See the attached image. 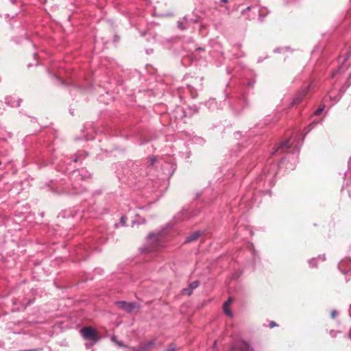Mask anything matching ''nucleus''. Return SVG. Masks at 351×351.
I'll return each mask as SVG.
<instances>
[{
  "label": "nucleus",
  "mask_w": 351,
  "mask_h": 351,
  "mask_svg": "<svg viewBox=\"0 0 351 351\" xmlns=\"http://www.w3.org/2000/svg\"><path fill=\"white\" fill-rule=\"evenodd\" d=\"M80 333L84 339L89 340L92 341L93 343H97L100 339L97 331L92 326H85L82 328L80 330Z\"/></svg>",
  "instance_id": "obj_1"
},
{
  "label": "nucleus",
  "mask_w": 351,
  "mask_h": 351,
  "mask_svg": "<svg viewBox=\"0 0 351 351\" xmlns=\"http://www.w3.org/2000/svg\"><path fill=\"white\" fill-rule=\"evenodd\" d=\"M242 14L245 16L247 19L250 20L254 19L256 16H258L260 21H263L266 14H262L260 8L256 5L248 6L242 11Z\"/></svg>",
  "instance_id": "obj_2"
},
{
  "label": "nucleus",
  "mask_w": 351,
  "mask_h": 351,
  "mask_svg": "<svg viewBox=\"0 0 351 351\" xmlns=\"http://www.w3.org/2000/svg\"><path fill=\"white\" fill-rule=\"evenodd\" d=\"M312 86L313 84L312 83H311L308 86L301 88L293 97V101L291 104V106H293L300 104L306 97L308 91L311 89Z\"/></svg>",
  "instance_id": "obj_3"
},
{
  "label": "nucleus",
  "mask_w": 351,
  "mask_h": 351,
  "mask_svg": "<svg viewBox=\"0 0 351 351\" xmlns=\"http://www.w3.org/2000/svg\"><path fill=\"white\" fill-rule=\"evenodd\" d=\"M148 241L154 246H162L165 243L162 232L149 233L147 236Z\"/></svg>",
  "instance_id": "obj_4"
},
{
  "label": "nucleus",
  "mask_w": 351,
  "mask_h": 351,
  "mask_svg": "<svg viewBox=\"0 0 351 351\" xmlns=\"http://www.w3.org/2000/svg\"><path fill=\"white\" fill-rule=\"evenodd\" d=\"M230 351H254V349L247 342L243 340H237L234 342Z\"/></svg>",
  "instance_id": "obj_5"
},
{
  "label": "nucleus",
  "mask_w": 351,
  "mask_h": 351,
  "mask_svg": "<svg viewBox=\"0 0 351 351\" xmlns=\"http://www.w3.org/2000/svg\"><path fill=\"white\" fill-rule=\"evenodd\" d=\"M156 339H152L147 342L141 343L138 348L129 347L132 351H151L156 345Z\"/></svg>",
  "instance_id": "obj_6"
},
{
  "label": "nucleus",
  "mask_w": 351,
  "mask_h": 351,
  "mask_svg": "<svg viewBox=\"0 0 351 351\" xmlns=\"http://www.w3.org/2000/svg\"><path fill=\"white\" fill-rule=\"evenodd\" d=\"M115 304L121 309L130 313L133 311L136 304L134 302H127L125 301H117Z\"/></svg>",
  "instance_id": "obj_7"
},
{
  "label": "nucleus",
  "mask_w": 351,
  "mask_h": 351,
  "mask_svg": "<svg viewBox=\"0 0 351 351\" xmlns=\"http://www.w3.org/2000/svg\"><path fill=\"white\" fill-rule=\"evenodd\" d=\"M289 148L290 140L286 139L274 148V151L271 152V154L274 155L278 152H280L281 153L287 152Z\"/></svg>",
  "instance_id": "obj_8"
},
{
  "label": "nucleus",
  "mask_w": 351,
  "mask_h": 351,
  "mask_svg": "<svg viewBox=\"0 0 351 351\" xmlns=\"http://www.w3.org/2000/svg\"><path fill=\"white\" fill-rule=\"evenodd\" d=\"M232 298L230 297L223 304V312L226 315H228L229 317L232 316V313L230 309L229 308V306L232 303Z\"/></svg>",
  "instance_id": "obj_9"
},
{
  "label": "nucleus",
  "mask_w": 351,
  "mask_h": 351,
  "mask_svg": "<svg viewBox=\"0 0 351 351\" xmlns=\"http://www.w3.org/2000/svg\"><path fill=\"white\" fill-rule=\"evenodd\" d=\"M200 236V233L199 232H195L191 234L186 238L185 242L190 243L196 241Z\"/></svg>",
  "instance_id": "obj_10"
},
{
  "label": "nucleus",
  "mask_w": 351,
  "mask_h": 351,
  "mask_svg": "<svg viewBox=\"0 0 351 351\" xmlns=\"http://www.w3.org/2000/svg\"><path fill=\"white\" fill-rule=\"evenodd\" d=\"M344 176H345V180H346L347 184H351V158H350V160H349L348 169L345 173Z\"/></svg>",
  "instance_id": "obj_11"
},
{
  "label": "nucleus",
  "mask_w": 351,
  "mask_h": 351,
  "mask_svg": "<svg viewBox=\"0 0 351 351\" xmlns=\"http://www.w3.org/2000/svg\"><path fill=\"white\" fill-rule=\"evenodd\" d=\"M111 341L114 342L119 347L129 348L127 345L124 344L122 341H118L115 336H113L111 337Z\"/></svg>",
  "instance_id": "obj_12"
},
{
  "label": "nucleus",
  "mask_w": 351,
  "mask_h": 351,
  "mask_svg": "<svg viewBox=\"0 0 351 351\" xmlns=\"http://www.w3.org/2000/svg\"><path fill=\"white\" fill-rule=\"evenodd\" d=\"M157 161L156 156L152 155L147 158V162L149 166H154Z\"/></svg>",
  "instance_id": "obj_13"
},
{
  "label": "nucleus",
  "mask_w": 351,
  "mask_h": 351,
  "mask_svg": "<svg viewBox=\"0 0 351 351\" xmlns=\"http://www.w3.org/2000/svg\"><path fill=\"white\" fill-rule=\"evenodd\" d=\"M199 285V282L198 280H195L190 283L189 285V290L193 291V289H196Z\"/></svg>",
  "instance_id": "obj_14"
},
{
  "label": "nucleus",
  "mask_w": 351,
  "mask_h": 351,
  "mask_svg": "<svg viewBox=\"0 0 351 351\" xmlns=\"http://www.w3.org/2000/svg\"><path fill=\"white\" fill-rule=\"evenodd\" d=\"M21 101L22 100L21 99H15L14 101H11L10 105L12 107H19Z\"/></svg>",
  "instance_id": "obj_15"
},
{
  "label": "nucleus",
  "mask_w": 351,
  "mask_h": 351,
  "mask_svg": "<svg viewBox=\"0 0 351 351\" xmlns=\"http://www.w3.org/2000/svg\"><path fill=\"white\" fill-rule=\"evenodd\" d=\"M324 105L319 106V107L315 111L314 114L315 115H319L324 109Z\"/></svg>",
  "instance_id": "obj_16"
},
{
  "label": "nucleus",
  "mask_w": 351,
  "mask_h": 351,
  "mask_svg": "<svg viewBox=\"0 0 351 351\" xmlns=\"http://www.w3.org/2000/svg\"><path fill=\"white\" fill-rule=\"evenodd\" d=\"M178 27L181 30H184L187 28V26L186 25H184V22L178 21Z\"/></svg>",
  "instance_id": "obj_17"
},
{
  "label": "nucleus",
  "mask_w": 351,
  "mask_h": 351,
  "mask_svg": "<svg viewBox=\"0 0 351 351\" xmlns=\"http://www.w3.org/2000/svg\"><path fill=\"white\" fill-rule=\"evenodd\" d=\"M308 263L312 268L317 267V261L315 258L310 260Z\"/></svg>",
  "instance_id": "obj_18"
},
{
  "label": "nucleus",
  "mask_w": 351,
  "mask_h": 351,
  "mask_svg": "<svg viewBox=\"0 0 351 351\" xmlns=\"http://www.w3.org/2000/svg\"><path fill=\"white\" fill-rule=\"evenodd\" d=\"M127 217L125 215L121 216L120 222L123 226H126Z\"/></svg>",
  "instance_id": "obj_19"
},
{
  "label": "nucleus",
  "mask_w": 351,
  "mask_h": 351,
  "mask_svg": "<svg viewBox=\"0 0 351 351\" xmlns=\"http://www.w3.org/2000/svg\"><path fill=\"white\" fill-rule=\"evenodd\" d=\"M73 175H75V180H82V177L81 176V174H80L78 172L75 171Z\"/></svg>",
  "instance_id": "obj_20"
},
{
  "label": "nucleus",
  "mask_w": 351,
  "mask_h": 351,
  "mask_svg": "<svg viewBox=\"0 0 351 351\" xmlns=\"http://www.w3.org/2000/svg\"><path fill=\"white\" fill-rule=\"evenodd\" d=\"M228 2V0H219L218 4L221 7H223L224 4L227 3Z\"/></svg>",
  "instance_id": "obj_21"
},
{
  "label": "nucleus",
  "mask_w": 351,
  "mask_h": 351,
  "mask_svg": "<svg viewBox=\"0 0 351 351\" xmlns=\"http://www.w3.org/2000/svg\"><path fill=\"white\" fill-rule=\"evenodd\" d=\"M278 326V324L274 321H270L269 323V327L271 328H274L275 326Z\"/></svg>",
  "instance_id": "obj_22"
},
{
  "label": "nucleus",
  "mask_w": 351,
  "mask_h": 351,
  "mask_svg": "<svg viewBox=\"0 0 351 351\" xmlns=\"http://www.w3.org/2000/svg\"><path fill=\"white\" fill-rule=\"evenodd\" d=\"M192 291H190V290H189V287L188 288L184 289L183 290L184 293L187 294V295H190L192 293Z\"/></svg>",
  "instance_id": "obj_23"
},
{
  "label": "nucleus",
  "mask_w": 351,
  "mask_h": 351,
  "mask_svg": "<svg viewBox=\"0 0 351 351\" xmlns=\"http://www.w3.org/2000/svg\"><path fill=\"white\" fill-rule=\"evenodd\" d=\"M330 315H331L332 318L335 319L336 317V316L337 315V311L334 310V311H331Z\"/></svg>",
  "instance_id": "obj_24"
},
{
  "label": "nucleus",
  "mask_w": 351,
  "mask_h": 351,
  "mask_svg": "<svg viewBox=\"0 0 351 351\" xmlns=\"http://www.w3.org/2000/svg\"><path fill=\"white\" fill-rule=\"evenodd\" d=\"M175 350V348L173 346H170L169 348L168 349H167L165 351H174Z\"/></svg>",
  "instance_id": "obj_25"
},
{
  "label": "nucleus",
  "mask_w": 351,
  "mask_h": 351,
  "mask_svg": "<svg viewBox=\"0 0 351 351\" xmlns=\"http://www.w3.org/2000/svg\"><path fill=\"white\" fill-rule=\"evenodd\" d=\"M330 335H331L332 337H335V334H336V332H335V331H333V330H330Z\"/></svg>",
  "instance_id": "obj_26"
},
{
  "label": "nucleus",
  "mask_w": 351,
  "mask_h": 351,
  "mask_svg": "<svg viewBox=\"0 0 351 351\" xmlns=\"http://www.w3.org/2000/svg\"><path fill=\"white\" fill-rule=\"evenodd\" d=\"M339 69H340V67H339V68H338V69H337V71H335L332 72V77H333V76H335V75L338 72V71H339Z\"/></svg>",
  "instance_id": "obj_27"
},
{
  "label": "nucleus",
  "mask_w": 351,
  "mask_h": 351,
  "mask_svg": "<svg viewBox=\"0 0 351 351\" xmlns=\"http://www.w3.org/2000/svg\"><path fill=\"white\" fill-rule=\"evenodd\" d=\"M197 50L202 51H204V48H202V47H198V48L197 49Z\"/></svg>",
  "instance_id": "obj_28"
},
{
  "label": "nucleus",
  "mask_w": 351,
  "mask_h": 351,
  "mask_svg": "<svg viewBox=\"0 0 351 351\" xmlns=\"http://www.w3.org/2000/svg\"><path fill=\"white\" fill-rule=\"evenodd\" d=\"M77 160H78L77 158H75L73 160V161L74 162H77Z\"/></svg>",
  "instance_id": "obj_29"
},
{
  "label": "nucleus",
  "mask_w": 351,
  "mask_h": 351,
  "mask_svg": "<svg viewBox=\"0 0 351 351\" xmlns=\"http://www.w3.org/2000/svg\"><path fill=\"white\" fill-rule=\"evenodd\" d=\"M31 302H32V301H29V302H27V304L25 305V307H26L27 305L30 304V303H31Z\"/></svg>",
  "instance_id": "obj_30"
},
{
  "label": "nucleus",
  "mask_w": 351,
  "mask_h": 351,
  "mask_svg": "<svg viewBox=\"0 0 351 351\" xmlns=\"http://www.w3.org/2000/svg\"><path fill=\"white\" fill-rule=\"evenodd\" d=\"M348 336L351 339V332L349 333Z\"/></svg>",
  "instance_id": "obj_31"
},
{
  "label": "nucleus",
  "mask_w": 351,
  "mask_h": 351,
  "mask_svg": "<svg viewBox=\"0 0 351 351\" xmlns=\"http://www.w3.org/2000/svg\"><path fill=\"white\" fill-rule=\"evenodd\" d=\"M1 164V161L0 160V165Z\"/></svg>",
  "instance_id": "obj_32"
}]
</instances>
